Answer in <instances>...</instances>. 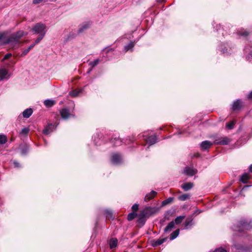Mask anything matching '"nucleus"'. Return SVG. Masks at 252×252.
<instances>
[{
    "mask_svg": "<svg viewBox=\"0 0 252 252\" xmlns=\"http://www.w3.org/2000/svg\"><path fill=\"white\" fill-rule=\"evenodd\" d=\"M138 206L139 205L138 204H134V205H133V206L131 207V209L133 211V212L135 213V212H136L138 210Z\"/></svg>",
    "mask_w": 252,
    "mask_h": 252,
    "instance_id": "nucleus-43",
    "label": "nucleus"
},
{
    "mask_svg": "<svg viewBox=\"0 0 252 252\" xmlns=\"http://www.w3.org/2000/svg\"><path fill=\"white\" fill-rule=\"evenodd\" d=\"M146 142L150 144V145H153L157 142V137L156 135H152L145 138Z\"/></svg>",
    "mask_w": 252,
    "mask_h": 252,
    "instance_id": "nucleus-14",
    "label": "nucleus"
},
{
    "mask_svg": "<svg viewBox=\"0 0 252 252\" xmlns=\"http://www.w3.org/2000/svg\"><path fill=\"white\" fill-rule=\"evenodd\" d=\"M167 240V238H159L157 240H154L153 241L152 245L154 247H157L158 246L160 245L163 244L166 240Z\"/></svg>",
    "mask_w": 252,
    "mask_h": 252,
    "instance_id": "nucleus-17",
    "label": "nucleus"
},
{
    "mask_svg": "<svg viewBox=\"0 0 252 252\" xmlns=\"http://www.w3.org/2000/svg\"><path fill=\"white\" fill-rule=\"evenodd\" d=\"M12 56V54L11 53H8L7 54H6L3 59H2V60H7V59H9Z\"/></svg>",
    "mask_w": 252,
    "mask_h": 252,
    "instance_id": "nucleus-46",
    "label": "nucleus"
},
{
    "mask_svg": "<svg viewBox=\"0 0 252 252\" xmlns=\"http://www.w3.org/2000/svg\"><path fill=\"white\" fill-rule=\"evenodd\" d=\"M30 51V50H29V49H28V48H27V49H25V50L23 51V52H22V54H21V56H25L26 55H27V54L29 53V52Z\"/></svg>",
    "mask_w": 252,
    "mask_h": 252,
    "instance_id": "nucleus-45",
    "label": "nucleus"
},
{
    "mask_svg": "<svg viewBox=\"0 0 252 252\" xmlns=\"http://www.w3.org/2000/svg\"><path fill=\"white\" fill-rule=\"evenodd\" d=\"M235 122L234 121H231L226 124V126L229 129H232L234 128Z\"/></svg>",
    "mask_w": 252,
    "mask_h": 252,
    "instance_id": "nucleus-38",
    "label": "nucleus"
},
{
    "mask_svg": "<svg viewBox=\"0 0 252 252\" xmlns=\"http://www.w3.org/2000/svg\"><path fill=\"white\" fill-rule=\"evenodd\" d=\"M185 174L189 176H192L197 173V170L196 169L190 167H186L184 170Z\"/></svg>",
    "mask_w": 252,
    "mask_h": 252,
    "instance_id": "nucleus-8",
    "label": "nucleus"
},
{
    "mask_svg": "<svg viewBox=\"0 0 252 252\" xmlns=\"http://www.w3.org/2000/svg\"><path fill=\"white\" fill-rule=\"evenodd\" d=\"M175 223L174 221H172L170 222L167 226L164 228V232H170L172 230V229L174 227Z\"/></svg>",
    "mask_w": 252,
    "mask_h": 252,
    "instance_id": "nucleus-25",
    "label": "nucleus"
},
{
    "mask_svg": "<svg viewBox=\"0 0 252 252\" xmlns=\"http://www.w3.org/2000/svg\"><path fill=\"white\" fill-rule=\"evenodd\" d=\"M212 145L213 144L211 142L206 140L203 141L200 144V146L202 150H206L209 149Z\"/></svg>",
    "mask_w": 252,
    "mask_h": 252,
    "instance_id": "nucleus-16",
    "label": "nucleus"
},
{
    "mask_svg": "<svg viewBox=\"0 0 252 252\" xmlns=\"http://www.w3.org/2000/svg\"><path fill=\"white\" fill-rule=\"evenodd\" d=\"M174 200V197H170L167 198L166 199L163 200L162 202V206H165L167 204L171 203Z\"/></svg>",
    "mask_w": 252,
    "mask_h": 252,
    "instance_id": "nucleus-29",
    "label": "nucleus"
},
{
    "mask_svg": "<svg viewBox=\"0 0 252 252\" xmlns=\"http://www.w3.org/2000/svg\"><path fill=\"white\" fill-rule=\"evenodd\" d=\"M134 45H135V43L134 42H131L128 45L125 46V52H127L128 50H129L130 49H132L133 48Z\"/></svg>",
    "mask_w": 252,
    "mask_h": 252,
    "instance_id": "nucleus-34",
    "label": "nucleus"
},
{
    "mask_svg": "<svg viewBox=\"0 0 252 252\" xmlns=\"http://www.w3.org/2000/svg\"><path fill=\"white\" fill-rule=\"evenodd\" d=\"M90 27V24L89 23H86L81 25L78 31V33H80L83 32L84 31L87 30Z\"/></svg>",
    "mask_w": 252,
    "mask_h": 252,
    "instance_id": "nucleus-22",
    "label": "nucleus"
},
{
    "mask_svg": "<svg viewBox=\"0 0 252 252\" xmlns=\"http://www.w3.org/2000/svg\"><path fill=\"white\" fill-rule=\"evenodd\" d=\"M252 229V220L250 219H242L240 220L237 224H234L233 229L235 231H238L240 233L246 231L250 230Z\"/></svg>",
    "mask_w": 252,
    "mask_h": 252,
    "instance_id": "nucleus-2",
    "label": "nucleus"
},
{
    "mask_svg": "<svg viewBox=\"0 0 252 252\" xmlns=\"http://www.w3.org/2000/svg\"><path fill=\"white\" fill-rule=\"evenodd\" d=\"M60 114H61L62 118L63 119H67L70 116H71V114H70V113L69 112V110L67 108L63 109L61 111Z\"/></svg>",
    "mask_w": 252,
    "mask_h": 252,
    "instance_id": "nucleus-13",
    "label": "nucleus"
},
{
    "mask_svg": "<svg viewBox=\"0 0 252 252\" xmlns=\"http://www.w3.org/2000/svg\"><path fill=\"white\" fill-rule=\"evenodd\" d=\"M13 164H14V165L15 167H20V164H19V162H17V161H14L13 162Z\"/></svg>",
    "mask_w": 252,
    "mask_h": 252,
    "instance_id": "nucleus-48",
    "label": "nucleus"
},
{
    "mask_svg": "<svg viewBox=\"0 0 252 252\" xmlns=\"http://www.w3.org/2000/svg\"><path fill=\"white\" fill-rule=\"evenodd\" d=\"M57 125L49 124L43 130V132L45 135H48L52 132L54 129H55Z\"/></svg>",
    "mask_w": 252,
    "mask_h": 252,
    "instance_id": "nucleus-10",
    "label": "nucleus"
},
{
    "mask_svg": "<svg viewBox=\"0 0 252 252\" xmlns=\"http://www.w3.org/2000/svg\"><path fill=\"white\" fill-rule=\"evenodd\" d=\"M43 0H33V3L34 4H38L41 3Z\"/></svg>",
    "mask_w": 252,
    "mask_h": 252,
    "instance_id": "nucleus-47",
    "label": "nucleus"
},
{
    "mask_svg": "<svg viewBox=\"0 0 252 252\" xmlns=\"http://www.w3.org/2000/svg\"><path fill=\"white\" fill-rule=\"evenodd\" d=\"M31 31L33 34L45 36L47 31L46 26L44 24L38 23L32 27Z\"/></svg>",
    "mask_w": 252,
    "mask_h": 252,
    "instance_id": "nucleus-3",
    "label": "nucleus"
},
{
    "mask_svg": "<svg viewBox=\"0 0 252 252\" xmlns=\"http://www.w3.org/2000/svg\"><path fill=\"white\" fill-rule=\"evenodd\" d=\"M230 142V139L227 137H220L215 140L214 144L217 145H228Z\"/></svg>",
    "mask_w": 252,
    "mask_h": 252,
    "instance_id": "nucleus-5",
    "label": "nucleus"
},
{
    "mask_svg": "<svg viewBox=\"0 0 252 252\" xmlns=\"http://www.w3.org/2000/svg\"><path fill=\"white\" fill-rule=\"evenodd\" d=\"M79 93V92L76 90L72 91L69 93V94L72 97L77 96Z\"/></svg>",
    "mask_w": 252,
    "mask_h": 252,
    "instance_id": "nucleus-41",
    "label": "nucleus"
},
{
    "mask_svg": "<svg viewBox=\"0 0 252 252\" xmlns=\"http://www.w3.org/2000/svg\"><path fill=\"white\" fill-rule=\"evenodd\" d=\"M242 107V102L240 99H237L234 101L232 109L233 110H239Z\"/></svg>",
    "mask_w": 252,
    "mask_h": 252,
    "instance_id": "nucleus-18",
    "label": "nucleus"
},
{
    "mask_svg": "<svg viewBox=\"0 0 252 252\" xmlns=\"http://www.w3.org/2000/svg\"><path fill=\"white\" fill-rule=\"evenodd\" d=\"M7 139L4 134H0V144H4L6 143Z\"/></svg>",
    "mask_w": 252,
    "mask_h": 252,
    "instance_id": "nucleus-35",
    "label": "nucleus"
},
{
    "mask_svg": "<svg viewBox=\"0 0 252 252\" xmlns=\"http://www.w3.org/2000/svg\"><path fill=\"white\" fill-rule=\"evenodd\" d=\"M190 198V195L186 193L181 195L178 197V199L180 201H185Z\"/></svg>",
    "mask_w": 252,
    "mask_h": 252,
    "instance_id": "nucleus-31",
    "label": "nucleus"
},
{
    "mask_svg": "<svg viewBox=\"0 0 252 252\" xmlns=\"http://www.w3.org/2000/svg\"><path fill=\"white\" fill-rule=\"evenodd\" d=\"M220 51L223 54L227 55L231 54V48L229 47L227 43H226L223 45V47L222 46L220 48Z\"/></svg>",
    "mask_w": 252,
    "mask_h": 252,
    "instance_id": "nucleus-12",
    "label": "nucleus"
},
{
    "mask_svg": "<svg viewBox=\"0 0 252 252\" xmlns=\"http://www.w3.org/2000/svg\"><path fill=\"white\" fill-rule=\"evenodd\" d=\"M164 1V0H158V2H162Z\"/></svg>",
    "mask_w": 252,
    "mask_h": 252,
    "instance_id": "nucleus-54",
    "label": "nucleus"
},
{
    "mask_svg": "<svg viewBox=\"0 0 252 252\" xmlns=\"http://www.w3.org/2000/svg\"><path fill=\"white\" fill-rule=\"evenodd\" d=\"M10 62H11V63L12 64H15V63H16V62H15V61H11Z\"/></svg>",
    "mask_w": 252,
    "mask_h": 252,
    "instance_id": "nucleus-55",
    "label": "nucleus"
},
{
    "mask_svg": "<svg viewBox=\"0 0 252 252\" xmlns=\"http://www.w3.org/2000/svg\"><path fill=\"white\" fill-rule=\"evenodd\" d=\"M111 142L113 144L114 146H118L121 145L122 144L123 141L119 138V137L115 136V137L112 138L111 139Z\"/></svg>",
    "mask_w": 252,
    "mask_h": 252,
    "instance_id": "nucleus-15",
    "label": "nucleus"
},
{
    "mask_svg": "<svg viewBox=\"0 0 252 252\" xmlns=\"http://www.w3.org/2000/svg\"><path fill=\"white\" fill-rule=\"evenodd\" d=\"M29 130H30L28 127H25L21 130L20 133L21 134L26 135L29 133Z\"/></svg>",
    "mask_w": 252,
    "mask_h": 252,
    "instance_id": "nucleus-40",
    "label": "nucleus"
},
{
    "mask_svg": "<svg viewBox=\"0 0 252 252\" xmlns=\"http://www.w3.org/2000/svg\"><path fill=\"white\" fill-rule=\"evenodd\" d=\"M235 248L237 250L241 251L242 252H250L251 249L248 248H244L243 246L240 245L234 244Z\"/></svg>",
    "mask_w": 252,
    "mask_h": 252,
    "instance_id": "nucleus-24",
    "label": "nucleus"
},
{
    "mask_svg": "<svg viewBox=\"0 0 252 252\" xmlns=\"http://www.w3.org/2000/svg\"><path fill=\"white\" fill-rule=\"evenodd\" d=\"M137 216H138L137 214L135 212L130 213L127 216V220L129 221H131L133 220Z\"/></svg>",
    "mask_w": 252,
    "mask_h": 252,
    "instance_id": "nucleus-36",
    "label": "nucleus"
},
{
    "mask_svg": "<svg viewBox=\"0 0 252 252\" xmlns=\"http://www.w3.org/2000/svg\"><path fill=\"white\" fill-rule=\"evenodd\" d=\"M179 232H180L179 229H177L176 230H175L174 231H173L170 235V240H173L175 239V238H176L178 237V236L179 235Z\"/></svg>",
    "mask_w": 252,
    "mask_h": 252,
    "instance_id": "nucleus-27",
    "label": "nucleus"
},
{
    "mask_svg": "<svg viewBox=\"0 0 252 252\" xmlns=\"http://www.w3.org/2000/svg\"><path fill=\"white\" fill-rule=\"evenodd\" d=\"M118 245V240L116 238H113L109 241V246L111 249H115Z\"/></svg>",
    "mask_w": 252,
    "mask_h": 252,
    "instance_id": "nucleus-23",
    "label": "nucleus"
},
{
    "mask_svg": "<svg viewBox=\"0 0 252 252\" xmlns=\"http://www.w3.org/2000/svg\"><path fill=\"white\" fill-rule=\"evenodd\" d=\"M157 194V192L155 191H152L150 193L147 194L144 198V200L146 202H148L153 199Z\"/></svg>",
    "mask_w": 252,
    "mask_h": 252,
    "instance_id": "nucleus-20",
    "label": "nucleus"
},
{
    "mask_svg": "<svg viewBox=\"0 0 252 252\" xmlns=\"http://www.w3.org/2000/svg\"><path fill=\"white\" fill-rule=\"evenodd\" d=\"M36 44L35 43L30 45L28 48L31 50Z\"/></svg>",
    "mask_w": 252,
    "mask_h": 252,
    "instance_id": "nucleus-49",
    "label": "nucleus"
},
{
    "mask_svg": "<svg viewBox=\"0 0 252 252\" xmlns=\"http://www.w3.org/2000/svg\"><path fill=\"white\" fill-rule=\"evenodd\" d=\"M249 170L252 173V164H251L249 167Z\"/></svg>",
    "mask_w": 252,
    "mask_h": 252,
    "instance_id": "nucleus-52",
    "label": "nucleus"
},
{
    "mask_svg": "<svg viewBox=\"0 0 252 252\" xmlns=\"http://www.w3.org/2000/svg\"><path fill=\"white\" fill-rule=\"evenodd\" d=\"M56 103V102L54 100L52 99H46L44 101V104L45 106H46L47 107H52Z\"/></svg>",
    "mask_w": 252,
    "mask_h": 252,
    "instance_id": "nucleus-26",
    "label": "nucleus"
},
{
    "mask_svg": "<svg viewBox=\"0 0 252 252\" xmlns=\"http://www.w3.org/2000/svg\"><path fill=\"white\" fill-rule=\"evenodd\" d=\"M237 34L238 35L246 37L249 34V33L248 32H247L246 31H238L237 32Z\"/></svg>",
    "mask_w": 252,
    "mask_h": 252,
    "instance_id": "nucleus-39",
    "label": "nucleus"
},
{
    "mask_svg": "<svg viewBox=\"0 0 252 252\" xmlns=\"http://www.w3.org/2000/svg\"><path fill=\"white\" fill-rule=\"evenodd\" d=\"M193 187V184L191 182L186 183L182 185L181 188L184 191H188L191 189Z\"/></svg>",
    "mask_w": 252,
    "mask_h": 252,
    "instance_id": "nucleus-19",
    "label": "nucleus"
},
{
    "mask_svg": "<svg viewBox=\"0 0 252 252\" xmlns=\"http://www.w3.org/2000/svg\"><path fill=\"white\" fill-rule=\"evenodd\" d=\"M185 218V216H180L176 217L174 221V223L176 224H180Z\"/></svg>",
    "mask_w": 252,
    "mask_h": 252,
    "instance_id": "nucleus-28",
    "label": "nucleus"
},
{
    "mask_svg": "<svg viewBox=\"0 0 252 252\" xmlns=\"http://www.w3.org/2000/svg\"><path fill=\"white\" fill-rule=\"evenodd\" d=\"M244 50L245 54H247V60L252 63V46L249 45L247 46Z\"/></svg>",
    "mask_w": 252,
    "mask_h": 252,
    "instance_id": "nucleus-7",
    "label": "nucleus"
},
{
    "mask_svg": "<svg viewBox=\"0 0 252 252\" xmlns=\"http://www.w3.org/2000/svg\"><path fill=\"white\" fill-rule=\"evenodd\" d=\"M153 210L154 209L150 207H146L144 209L141 211L137 215L138 216H140L146 219L147 217L154 213Z\"/></svg>",
    "mask_w": 252,
    "mask_h": 252,
    "instance_id": "nucleus-4",
    "label": "nucleus"
},
{
    "mask_svg": "<svg viewBox=\"0 0 252 252\" xmlns=\"http://www.w3.org/2000/svg\"><path fill=\"white\" fill-rule=\"evenodd\" d=\"M122 157L119 154H113L111 157V162L114 164H118L122 162Z\"/></svg>",
    "mask_w": 252,
    "mask_h": 252,
    "instance_id": "nucleus-6",
    "label": "nucleus"
},
{
    "mask_svg": "<svg viewBox=\"0 0 252 252\" xmlns=\"http://www.w3.org/2000/svg\"><path fill=\"white\" fill-rule=\"evenodd\" d=\"M27 34V33L23 31H20L13 33L10 36L5 38L3 34L0 33V45L9 44L11 48L17 49L20 46V39Z\"/></svg>",
    "mask_w": 252,
    "mask_h": 252,
    "instance_id": "nucleus-1",
    "label": "nucleus"
},
{
    "mask_svg": "<svg viewBox=\"0 0 252 252\" xmlns=\"http://www.w3.org/2000/svg\"><path fill=\"white\" fill-rule=\"evenodd\" d=\"M248 97L249 98H252V91L249 94Z\"/></svg>",
    "mask_w": 252,
    "mask_h": 252,
    "instance_id": "nucleus-51",
    "label": "nucleus"
},
{
    "mask_svg": "<svg viewBox=\"0 0 252 252\" xmlns=\"http://www.w3.org/2000/svg\"><path fill=\"white\" fill-rule=\"evenodd\" d=\"M9 75L7 69L2 68L0 69V81H1L4 79H8Z\"/></svg>",
    "mask_w": 252,
    "mask_h": 252,
    "instance_id": "nucleus-11",
    "label": "nucleus"
},
{
    "mask_svg": "<svg viewBox=\"0 0 252 252\" xmlns=\"http://www.w3.org/2000/svg\"><path fill=\"white\" fill-rule=\"evenodd\" d=\"M44 36L43 35H38V37L35 40V44H37L43 38Z\"/></svg>",
    "mask_w": 252,
    "mask_h": 252,
    "instance_id": "nucleus-42",
    "label": "nucleus"
},
{
    "mask_svg": "<svg viewBox=\"0 0 252 252\" xmlns=\"http://www.w3.org/2000/svg\"><path fill=\"white\" fill-rule=\"evenodd\" d=\"M104 214L106 218L112 219L113 218L112 213L111 211L106 210L104 211Z\"/></svg>",
    "mask_w": 252,
    "mask_h": 252,
    "instance_id": "nucleus-37",
    "label": "nucleus"
},
{
    "mask_svg": "<svg viewBox=\"0 0 252 252\" xmlns=\"http://www.w3.org/2000/svg\"><path fill=\"white\" fill-rule=\"evenodd\" d=\"M100 60L99 59H96L93 62H91L89 63V65L92 67V68L96 66L100 62Z\"/></svg>",
    "mask_w": 252,
    "mask_h": 252,
    "instance_id": "nucleus-33",
    "label": "nucleus"
},
{
    "mask_svg": "<svg viewBox=\"0 0 252 252\" xmlns=\"http://www.w3.org/2000/svg\"><path fill=\"white\" fill-rule=\"evenodd\" d=\"M214 252H227V251L224 249L220 247L216 249Z\"/></svg>",
    "mask_w": 252,
    "mask_h": 252,
    "instance_id": "nucleus-44",
    "label": "nucleus"
},
{
    "mask_svg": "<svg viewBox=\"0 0 252 252\" xmlns=\"http://www.w3.org/2000/svg\"><path fill=\"white\" fill-rule=\"evenodd\" d=\"M33 111L32 108H27L25 110L23 113V116L25 118H29L32 114Z\"/></svg>",
    "mask_w": 252,
    "mask_h": 252,
    "instance_id": "nucleus-21",
    "label": "nucleus"
},
{
    "mask_svg": "<svg viewBox=\"0 0 252 252\" xmlns=\"http://www.w3.org/2000/svg\"><path fill=\"white\" fill-rule=\"evenodd\" d=\"M201 212V211L200 210H197L195 212H194V214H199Z\"/></svg>",
    "mask_w": 252,
    "mask_h": 252,
    "instance_id": "nucleus-50",
    "label": "nucleus"
},
{
    "mask_svg": "<svg viewBox=\"0 0 252 252\" xmlns=\"http://www.w3.org/2000/svg\"><path fill=\"white\" fill-rule=\"evenodd\" d=\"M249 179V174L247 173H245L241 176L240 181L243 183H246Z\"/></svg>",
    "mask_w": 252,
    "mask_h": 252,
    "instance_id": "nucleus-30",
    "label": "nucleus"
},
{
    "mask_svg": "<svg viewBox=\"0 0 252 252\" xmlns=\"http://www.w3.org/2000/svg\"><path fill=\"white\" fill-rule=\"evenodd\" d=\"M193 225L192 216H189L184 223V228L186 229L190 228Z\"/></svg>",
    "mask_w": 252,
    "mask_h": 252,
    "instance_id": "nucleus-9",
    "label": "nucleus"
},
{
    "mask_svg": "<svg viewBox=\"0 0 252 252\" xmlns=\"http://www.w3.org/2000/svg\"><path fill=\"white\" fill-rule=\"evenodd\" d=\"M250 245L252 248V237H250Z\"/></svg>",
    "mask_w": 252,
    "mask_h": 252,
    "instance_id": "nucleus-53",
    "label": "nucleus"
},
{
    "mask_svg": "<svg viewBox=\"0 0 252 252\" xmlns=\"http://www.w3.org/2000/svg\"><path fill=\"white\" fill-rule=\"evenodd\" d=\"M146 220V219H145L143 217H140V216H138V219L137 221V223L139 224H140L141 226H142L145 224Z\"/></svg>",
    "mask_w": 252,
    "mask_h": 252,
    "instance_id": "nucleus-32",
    "label": "nucleus"
},
{
    "mask_svg": "<svg viewBox=\"0 0 252 252\" xmlns=\"http://www.w3.org/2000/svg\"><path fill=\"white\" fill-rule=\"evenodd\" d=\"M112 51V48H111V49H108V50L107 51V52H109V51Z\"/></svg>",
    "mask_w": 252,
    "mask_h": 252,
    "instance_id": "nucleus-56",
    "label": "nucleus"
},
{
    "mask_svg": "<svg viewBox=\"0 0 252 252\" xmlns=\"http://www.w3.org/2000/svg\"><path fill=\"white\" fill-rule=\"evenodd\" d=\"M92 71V69H91L89 71L88 73Z\"/></svg>",
    "mask_w": 252,
    "mask_h": 252,
    "instance_id": "nucleus-57",
    "label": "nucleus"
}]
</instances>
